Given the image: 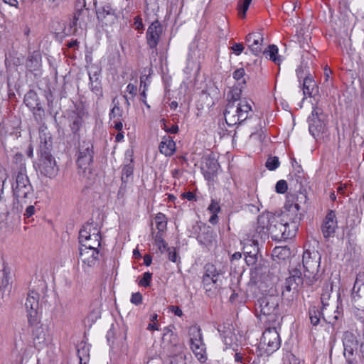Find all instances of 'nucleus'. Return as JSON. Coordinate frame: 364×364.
<instances>
[{
    "mask_svg": "<svg viewBox=\"0 0 364 364\" xmlns=\"http://www.w3.org/2000/svg\"><path fill=\"white\" fill-rule=\"evenodd\" d=\"M112 102L114 103V107L110 110L109 114L110 119H123V109L119 107V102H116V98H114Z\"/></svg>",
    "mask_w": 364,
    "mask_h": 364,
    "instance_id": "nucleus-41",
    "label": "nucleus"
},
{
    "mask_svg": "<svg viewBox=\"0 0 364 364\" xmlns=\"http://www.w3.org/2000/svg\"><path fill=\"white\" fill-rule=\"evenodd\" d=\"M263 54L266 58L272 60L274 63L279 65L281 58L278 56V48L275 45H269L267 49L263 51Z\"/></svg>",
    "mask_w": 364,
    "mask_h": 364,
    "instance_id": "nucleus-35",
    "label": "nucleus"
},
{
    "mask_svg": "<svg viewBox=\"0 0 364 364\" xmlns=\"http://www.w3.org/2000/svg\"><path fill=\"white\" fill-rule=\"evenodd\" d=\"M33 328L32 330L33 333V343L34 347L38 350L43 348V346L46 343L47 341V333L45 328L40 325L38 321L37 320V323L34 325H30Z\"/></svg>",
    "mask_w": 364,
    "mask_h": 364,
    "instance_id": "nucleus-18",
    "label": "nucleus"
},
{
    "mask_svg": "<svg viewBox=\"0 0 364 364\" xmlns=\"http://www.w3.org/2000/svg\"><path fill=\"white\" fill-rule=\"evenodd\" d=\"M256 311L259 312V320L267 325L279 323V298L277 296L269 295L258 299Z\"/></svg>",
    "mask_w": 364,
    "mask_h": 364,
    "instance_id": "nucleus-2",
    "label": "nucleus"
},
{
    "mask_svg": "<svg viewBox=\"0 0 364 364\" xmlns=\"http://www.w3.org/2000/svg\"><path fill=\"white\" fill-rule=\"evenodd\" d=\"M197 240L202 245L208 247L212 245L214 240L213 230L210 227H204L203 229H200Z\"/></svg>",
    "mask_w": 364,
    "mask_h": 364,
    "instance_id": "nucleus-31",
    "label": "nucleus"
},
{
    "mask_svg": "<svg viewBox=\"0 0 364 364\" xmlns=\"http://www.w3.org/2000/svg\"><path fill=\"white\" fill-rule=\"evenodd\" d=\"M289 223L278 215L271 213H264L257 218L255 231L261 240L265 239L269 235L275 241H282L293 236L289 228Z\"/></svg>",
    "mask_w": 364,
    "mask_h": 364,
    "instance_id": "nucleus-1",
    "label": "nucleus"
},
{
    "mask_svg": "<svg viewBox=\"0 0 364 364\" xmlns=\"http://www.w3.org/2000/svg\"><path fill=\"white\" fill-rule=\"evenodd\" d=\"M259 239H260V237L255 231V232L251 235L250 238L248 237L244 240L242 248L244 255H255L259 253Z\"/></svg>",
    "mask_w": 364,
    "mask_h": 364,
    "instance_id": "nucleus-27",
    "label": "nucleus"
},
{
    "mask_svg": "<svg viewBox=\"0 0 364 364\" xmlns=\"http://www.w3.org/2000/svg\"><path fill=\"white\" fill-rule=\"evenodd\" d=\"M304 275L306 283L311 286L319 278L318 269L320 267L321 255L318 251L306 250L303 253Z\"/></svg>",
    "mask_w": 364,
    "mask_h": 364,
    "instance_id": "nucleus-6",
    "label": "nucleus"
},
{
    "mask_svg": "<svg viewBox=\"0 0 364 364\" xmlns=\"http://www.w3.org/2000/svg\"><path fill=\"white\" fill-rule=\"evenodd\" d=\"M197 359L200 363H205L207 360L206 348H191Z\"/></svg>",
    "mask_w": 364,
    "mask_h": 364,
    "instance_id": "nucleus-50",
    "label": "nucleus"
},
{
    "mask_svg": "<svg viewBox=\"0 0 364 364\" xmlns=\"http://www.w3.org/2000/svg\"><path fill=\"white\" fill-rule=\"evenodd\" d=\"M9 273L6 269H3V276L0 283V294L2 296L5 294H9L11 291L12 285L10 282Z\"/></svg>",
    "mask_w": 364,
    "mask_h": 364,
    "instance_id": "nucleus-33",
    "label": "nucleus"
},
{
    "mask_svg": "<svg viewBox=\"0 0 364 364\" xmlns=\"http://www.w3.org/2000/svg\"><path fill=\"white\" fill-rule=\"evenodd\" d=\"M304 279L302 277H289L286 279L284 288L286 291H290L291 290L297 291L299 287L303 284Z\"/></svg>",
    "mask_w": 364,
    "mask_h": 364,
    "instance_id": "nucleus-34",
    "label": "nucleus"
},
{
    "mask_svg": "<svg viewBox=\"0 0 364 364\" xmlns=\"http://www.w3.org/2000/svg\"><path fill=\"white\" fill-rule=\"evenodd\" d=\"M263 40V36L259 32L252 33L247 36L246 43L254 55H258L262 52Z\"/></svg>",
    "mask_w": 364,
    "mask_h": 364,
    "instance_id": "nucleus-22",
    "label": "nucleus"
},
{
    "mask_svg": "<svg viewBox=\"0 0 364 364\" xmlns=\"http://www.w3.org/2000/svg\"><path fill=\"white\" fill-rule=\"evenodd\" d=\"M300 86L303 90L304 98L314 97L318 94V86L312 76L306 77L302 83L300 82Z\"/></svg>",
    "mask_w": 364,
    "mask_h": 364,
    "instance_id": "nucleus-26",
    "label": "nucleus"
},
{
    "mask_svg": "<svg viewBox=\"0 0 364 364\" xmlns=\"http://www.w3.org/2000/svg\"><path fill=\"white\" fill-rule=\"evenodd\" d=\"M343 356L346 360V364H356L357 363L356 356H355V353L344 354Z\"/></svg>",
    "mask_w": 364,
    "mask_h": 364,
    "instance_id": "nucleus-63",
    "label": "nucleus"
},
{
    "mask_svg": "<svg viewBox=\"0 0 364 364\" xmlns=\"http://www.w3.org/2000/svg\"><path fill=\"white\" fill-rule=\"evenodd\" d=\"M14 193L16 196L18 203L20 205L14 207L17 212H21L23 204H27L32 202L33 198V191L30 183L28 177L26 173V168L21 167L16 178V184L13 186Z\"/></svg>",
    "mask_w": 364,
    "mask_h": 364,
    "instance_id": "nucleus-4",
    "label": "nucleus"
},
{
    "mask_svg": "<svg viewBox=\"0 0 364 364\" xmlns=\"http://www.w3.org/2000/svg\"><path fill=\"white\" fill-rule=\"evenodd\" d=\"M285 209L289 213L290 220H291V225L295 231L297 229L298 224L301 218V213H299L300 205L295 201L294 196L291 199L288 198L284 205Z\"/></svg>",
    "mask_w": 364,
    "mask_h": 364,
    "instance_id": "nucleus-16",
    "label": "nucleus"
},
{
    "mask_svg": "<svg viewBox=\"0 0 364 364\" xmlns=\"http://www.w3.org/2000/svg\"><path fill=\"white\" fill-rule=\"evenodd\" d=\"M242 88L235 87L230 90L228 94V102H235L237 104L240 99Z\"/></svg>",
    "mask_w": 364,
    "mask_h": 364,
    "instance_id": "nucleus-46",
    "label": "nucleus"
},
{
    "mask_svg": "<svg viewBox=\"0 0 364 364\" xmlns=\"http://www.w3.org/2000/svg\"><path fill=\"white\" fill-rule=\"evenodd\" d=\"M252 2V0H240L237 4V9L240 17L245 18L246 12Z\"/></svg>",
    "mask_w": 364,
    "mask_h": 364,
    "instance_id": "nucleus-47",
    "label": "nucleus"
},
{
    "mask_svg": "<svg viewBox=\"0 0 364 364\" xmlns=\"http://www.w3.org/2000/svg\"><path fill=\"white\" fill-rule=\"evenodd\" d=\"M130 301L135 305L141 304L142 302L141 294L139 292L133 293Z\"/></svg>",
    "mask_w": 364,
    "mask_h": 364,
    "instance_id": "nucleus-61",
    "label": "nucleus"
},
{
    "mask_svg": "<svg viewBox=\"0 0 364 364\" xmlns=\"http://www.w3.org/2000/svg\"><path fill=\"white\" fill-rule=\"evenodd\" d=\"M337 227L338 225L336 213L333 210H329V212L326 215L321 226V231L323 237L325 238L333 237Z\"/></svg>",
    "mask_w": 364,
    "mask_h": 364,
    "instance_id": "nucleus-17",
    "label": "nucleus"
},
{
    "mask_svg": "<svg viewBox=\"0 0 364 364\" xmlns=\"http://www.w3.org/2000/svg\"><path fill=\"white\" fill-rule=\"evenodd\" d=\"M161 122L162 123V129L165 130L166 132L170 133V134H176L178 132V127L176 124H172L171 127H168L166 124V122L164 119H162L161 120Z\"/></svg>",
    "mask_w": 364,
    "mask_h": 364,
    "instance_id": "nucleus-54",
    "label": "nucleus"
},
{
    "mask_svg": "<svg viewBox=\"0 0 364 364\" xmlns=\"http://www.w3.org/2000/svg\"><path fill=\"white\" fill-rule=\"evenodd\" d=\"M257 255L258 254H247L245 255V262L248 266L254 265L257 261Z\"/></svg>",
    "mask_w": 364,
    "mask_h": 364,
    "instance_id": "nucleus-58",
    "label": "nucleus"
},
{
    "mask_svg": "<svg viewBox=\"0 0 364 364\" xmlns=\"http://www.w3.org/2000/svg\"><path fill=\"white\" fill-rule=\"evenodd\" d=\"M152 278V274L147 272L143 274L141 279L139 282V285L148 287L150 286Z\"/></svg>",
    "mask_w": 364,
    "mask_h": 364,
    "instance_id": "nucleus-53",
    "label": "nucleus"
},
{
    "mask_svg": "<svg viewBox=\"0 0 364 364\" xmlns=\"http://www.w3.org/2000/svg\"><path fill=\"white\" fill-rule=\"evenodd\" d=\"M32 110H33V115H34L36 120H37V121L42 120V118H43V116L44 114L43 109L40 105H38V106L36 107L35 109H32Z\"/></svg>",
    "mask_w": 364,
    "mask_h": 364,
    "instance_id": "nucleus-57",
    "label": "nucleus"
},
{
    "mask_svg": "<svg viewBox=\"0 0 364 364\" xmlns=\"http://www.w3.org/2000/svg\"><path fill=\"white\" fill-rule=\"evenodd\" d=\"M23 102L30 109H35L36 107L40 105L38 102V95L33 90H30L25 95Z\"/></svg>",
    "mask_w": 364,
    "mask_h": 364,
    "instance_id": "nucleus-37",
    "label": "nucleus"
},
{
    "mask_svg": "<svg viewBox=\"0 0 364 364\" xmlns=\"http://www.w3.org/2000/svg\"><path fill=\"white\" fill-rule=\"evenodd\" d=\"M32 354V348L28 346H23L19 350H18V357L21 363H23L24 360H27L31 357Z\"/></svg>",
    "mask_w": 364,
    "mask_h": 364,
    "instance_id": "nucleus-44",
    "label": "nucleus"
},
{
    "mask_svg": "<svg viewBox=\"0 0 364 364\" xmlns=\"http://www.w3.org/2000/svg\"><path fill=\"white\" fill-rule=\"evenodd\" d=\"M245 75V70L243 68H239L235 70L232 73V77L235 80L238 82V84L245 85L246 81L244 79V76Z\"/></svg>",
    "mask_w": 364,
    "mask_h": 364,
    "instance_id": "nucleus-52",
    "label": "nucleus"
},
{
    "mask_svg": "<svg viewBox=\"0 0 364 364\" xmlns=\"http://www.w3.org/2000/svg\"><path fill=\"white\" fill-rule=\"evenodd\" d=\"M155 223L158 232H164L167 228V219L164 214L159 213L155 218Z\"/></svg>",
    "mask_w": 364,
    "mask_h": 364,
    "instance_id": "nucleus-43",
    "label": "nucleus"
},
{
    "mask_svg": "<svg viewBox=\"0 0 364 364\" xmlns=\"http://www.w3.org/2000/svg\"><path fill=\"white\" fill-rule=\"evenodd\" d=\"M89 78L91 90L98 97V98H101L102 97V88L100 81L99 80V77H96V79L93 80V76H92L90 73Z\"/></svg>",
    "mask_w": 364,
    "mask_h": 364,
    "instance_id": "nucleus-40",
    "label": "nucleus"
},
{
    "mask_svg": "<svg viewBox=\"0 0 364 364\" xmlns=\"http://www.w3.org/2000/svg\"><path fill=\"white\" fill-rule=\"evenodd\" d=\"M204 160V165L202 167L204 177L208 180H211L215 176L220 165L217 160L212 156H207Z\"/></svg>",
    "mask_w": 364,
    "mask_h": 364,
    "instance_id": "nucleus-25",
    "label": "nucleus"
},
{
    "mask_svg": "<svg viewBox=\"0 0 364 364\" xmlns=\"http://www.w3.org/2000/svg\"><path fill=\"white\" fill-rule=\"evenodd\" d=\"M163 232H158L154 236V244L158 247V249L161 253L164 252L168 247L167 243L163 237Z\"/></svg>",
    "mask_w": 364,
    "mask_h": 364,
    "instance_id": "nucleus-42",
    "label": "nucleus"
},
{
    "mask_svg": "<svg viewBox=\"0 0 364 364\" xmlns=\"http://www.w3.org/2000/svg\"><path fill=\"white\" fill-rule=\"evenodd\" d=\"M188 335L190 337V343L196 342L203 340L201 329L199 326H191L188 329Z\"/></svg>",
    "mask_w": 364,
    "mask_h": 364,
    "instance_id": "nucleus-38",
    "label": "nucleus"
},
{
    "mask_svg": "<svg viewBox=\"0 0 364 364\" xmlns=\"http://www.w3.org/2000/svg\"><path fill=\"white\" fill-rule=\"evenodd\" d=\"M276 191L278 193H284L287 190V183L284 180L279 181L275 186Z\"/></svg>",
    "mask_w": 364,
    "mask_h": 364,
    "instance_id": "nucleus-55",
    "label": "nucleus"
},
{
    "mask_svg": "<svg viewBox=\"0 0 364 364\" xmlns=\"http://www.w3.org/2000/svg\"><path fill=\"white\" fill-rule=\"evenodd\" d=\"M251 100L243 99L237 104L228 102L224 112V117L227 124L229 127L241 124L246 120L252 112Z\"/></svg>",
    "mask_w": 364,
    "mask_h": 364,
    "instance_id": "nucleus-3",
    "label": "nucleus"
},
{
    "mask_svg": "<svg viewBox=\"0 0 364 364\" xmlns=\"http://www.w3.org/2000/svg\"><path fill=\"white\" fill-rule=\"evenodd\" d=\"M77 356L80 364H86L90 358L89 348L85 343H81L77 348Z\"/></svg>",
    "mask_w": 364,
    "mask_h": 364,
    "instance_id": "nucleus-39",
    "label": "nucleus"
},
{
    "mask_svg": "<svg viewBox=\"0 0 364 364\" xmlns=\"http://www.w3.org/2000/svg\"><path fill=\"white\" fill-rule=\"evenodd\" d=\"M309 118H314V119H323L324 115L321 109L316 107L312 110L311 114L309 117Z\"/></svg>",
    "mask_w": 364,
    "mask_h": 364,
    "instance_id": "nucleus-56",
    "label": "nucleus"
},
{
    "mask_svg": "<svg viewBox=\"0 0 364 364\" xmlns=\"http://www.w3.org/2000/svg\"><path fill=\"white\" fill-rule=\"evenodd\" d=\"M343 346V355L355 353L358 346V341L356 336L350 331H345L342 336Z\"/></svg>",
    "mask_w": 364,
    "mask_h": 364,
    "instance_id": "nucleus-24",
    "label": "nucleus"
},
{
    "mask_svg": "<svg viewBox=\"0 0 364 364\" xmlns=\"http://www.w3.org/2000/svg\"><path fill=\"white\" fill-rule=\"evenodd\" d=\"M166 251L168 252V259L173 262H176L178 260V254L174 247H168Z\"/></svg>",
    "mask_w": 364,
    "mask_h": 364,
    "instance_id": "nucleus-59",
    "label": "nucleus"
},
{
    "mask_svg": "<svg viewBox=\"0 0 364 364\" xmlns=\"http://www.w3.org/2000/svg\"><path fill=\"white\" fill-rule=\"evenodd\" d=\"M279 165L280 162L277 156H269L265 164L267 168L269 171H274Z\"/></svg>",
    "mask_w": 364,
    "mask_h": 364,
    "instance_id": "nucleus-48",
    "label": "nucleus"
},
{
    "mask_svg": "<svg viewBox=\"0 0 364 364\" xmlns=\"http://www.w3.org/2000/svg\"><path fill=\"white\" fill-rule=\"evenodd\" d=\"M97 18L100 26L105 31L109 32L113 27L118 24V16L116 10L110 5L106 4L100 8L97 11Z\"/></svg>",
    "mask_w": 364,
    "mask_h": 364,
    "instance_id": "nucleus-11",
    "label": "nucleus"
},
{
    "mask_svg": "<svg viewBox=\"0 0 364 364\" xmlns=\"http://www.w3.org/2000/svg\"><path fill=\"white\" fill-rule=\"evenodd\" d=\"M296 76H297V77L299 79V82H301V80L303 81L305 79L306 77H311V76H312L310 74L308 68H306L305 66H302V65L299 66L296 70Z\"/></svg>",
    "mask_w": 364,
    "mask_h": 364,
    "instance_id": "nucleus-49",
    "label": "nucleus"
},
{
    "mask_svg": "<svg viewBox=\"0 0 364 364\" xmlns=\"http://www.w3.org/2000/svg\"><path fill=\"white\" fill-rule=\"evenodd\" d=\"M208 210L212 214L209 218V223L212 225H216L218 223V213L220 211L219 203L215 200H212L208 208Z\"/></svg>",
    "mask_w": 364,
    "mask_h": 364,
    "instance_id": "nucleus-36",
    "label": "nucleus"
},
{
    "mask_svg": "<svg viewBox=\"0 0 364 364\" xmlns=\"http://www.w3.org/2000/svg\"><path fill=\"white\" fill-rule=\"evenodd\" d=\"M321 316H322L321 311H320L315 306L309 309V318L311 321V323L314 326H316L319 323Z\"/></svg>",
    "mask_w": 364,
    "mask_h": 364,
    "instance_id": "nucleus-45",
    "label": "nucleus"
},
{
    "mask_svg": "<svg viewBox=\"0 0 364 364\" xmlns=\"http://www.w3.org/2000/svg\"><path fill=\"white\" fill-rule=\"evenodd\" d=\"M230 48L236 55H239L242 53L244 46L240 43H235Z\"/></svg>",
    "mask_w": 364,
    "mask_h": 364,
    "instance_id": "nucleus-62",
    "label": "nucleus"
},
{
    "mask_svg": "<svg viewBox=\"0 0 364 364\" xmlns=\"http://www.w3.org/2000/svg\"><path fill=\"white\" fill-rule=\"evenodd\" d=\"M220 272L213 264H206L204 267V274L203 276V287L207 291L212 290V287L217 289L221 286L222 281L220 279Z\"/></svg>",
    "mask_w": 364,
    "mask_h": 364,
    "instance_id": "nucleus-12",
    "label": "nucleus"
},
{
    "mask_svg": "<svg viewBox=\"0 0 364 364\" xmlns=\"http://www.w3.org/2000/svg\"><path fill=\"white\" fill-rule=\"evenodd\" d=\"M163 33L161 23L156 20L148 27L146 33V43L151 49L156 48Z\"/></svg>",
    "mask_w": 364,
    "mask_h": 364,
    "instance_id": "nucleus-15",
    "label": "nucleus"
},
{
    "mask_svg": "<svg viewBox=\"0 0 364 364\" xmlns=\"http://www.w3.org/2000/svg\"><path fill=\"white\" fill-rule=\"evenodd\" d=\"M26 66L31 71H33L36 70L39 68L40 63L36 57L31 55L28 57Z\"/></svg>",
    "mask_w": 364,
    "mask_h": 364,
    "instance_id": "nucleus-51",
    "label": "nucleus"
},
{
    "mask_svg": "<svg viewBox=\"0 0 364 364\" xmlns=\"http://www.w3.org/2000/svg\"><path fill=\"white\" fill-rule=\"evenodd\" d=\"M93 156L94 150L92 142L83 141L80 143L76 163L78 173L80 176L89 178V176L91 174Z\"/></svg>",
    "mask_w": 364,
    "mask_h": 364,
    "instance_id": "nucleus-7",
    "label": "nucleus"
},
{
    "mask_svg": "<svg viewBox=\"0 0 364 364\" xmlns=\"http://www.w3.org/2000/svg\"><path fill=\"white\" fill-rule=\"evenodd\" d=\"M85 0H78L75 5V12L74 13L73 21L70 23V28L73 29V33L77 31L76 27L82 28L85 26L89 21L90 11L85 9Z\"/></svg>",
    "mask_w": 364,
    "mask_h": 364,
    "instance_id": "nucleus-13",
    "label": "nucleus"
},
{
    "mask_svg": "<svg viewBox=\"0 0 364 364\" xmlns=\"http://www.w3.org/2000/svg\"><path fill=\"white\" fill-rule=\"evenodd\" d=\"M133 173V168L131 165H125L122 168V179H124V176L128 178Z\"/></svg>",
    "mask_w": 364,
    "mask_h": 364,
    "instance_id": "nucleus-64",
    "label": "nucleus"
},
{
    "mask_svg": "<svg viewBox=\"0 0 364 364\" xmlns=\"http://www.w3.org/2000/svg\"><path fill=\"white\" fill-rule=\"evenodd\" d=\"M333 291V285L331 283H326L322 289V292L321 294V302L322 304L321 309H326V307H329L331 306V304L329 302L331 296V293Z\"/></svg>",
    "mask_w": 364,
    "mask_h": 364,
    "instance_id": "nucleus-32",
    "label": "nucleus"
},
{
    "mask_svg": "<svg viewBox=\"0 0 364 364\" xmlns=\"http://www.w3.org/2000/svg\"><path fill=\"white\" fill-rule=\"evenodd\" d=\"M39 298V294L35 291H30L28 293L25 307L29 325H34L37 323Z\"/></svg>",
    "mask_w": 364,
    "mask_h": 364,
    "instance_id": "nucleus-14",
    "label": "nucleus"
},
{
    "mask_svg": "<svg viewBox=\"0 0 364 364\" xmlns=\"http://www.w3.org/2000/svg\"><path fill=\"white\" fill-rule=\"evenodd\" d=\"M101 235L97 225L87 224L79 233V242L81 247L98 249L100 247Z\"/></svg>",
    "mask_w": 364,
    "mask_h": 364,
    "instance_id": "nucleus-8",
    "label": "nucleus"
},
{
    "mask_svg": "<svg viewBox=\"0 0 364 364\" xmlns=\"http://www.w3.org/2000/svg\"><path fill=\"white\" fill-rule=\"evenodd\" d=\"M288 253H289V250H287L286 248L279 247H277L274 248V250L272 251L273 255L276 256V257H279V255L285 257Z\"/></svg>",
    "mask_w": 364,
    "mask_h": 364,
    "instance_id": "nucleus-60",
    "label": "nucleus"
},
{
    "mask_svg": "<svg viewBox=\"0 0 364 364\" xmlns=\"http://www.w3.org/2000/svg\"><path fill=\"white\" fill-rule=\"evenodd\" d=\"M308 122L309 132L314 137L324 132L326 124L323 119L308 118Z\"/></svg>",
    "mask_w": 364,
    "mask_h": 364,
    "instance_id": "nucleus-30",
    "label": "nucleus"
},
{
    "mask_svg": "<svg viewBox=\"0 0 364 364\" xmlns=\"http://www.w3.org/2000/svg\"><path fill=\"white\" fill-rule=\"evenodd\" d=\"M80 257L83 264L89 267H92L95 266L99 259L98 249L80 247Z\"/></svg>",
    "mask_w": 364,
    "mask_h": 364,
    "instance_id": "nucleus-20",
    "label": "nucleus"
},
{
    "mask_svg": "<svg viewBox=\"0 0 364 364\" xmlns=\"http://www.w3.org/2000/svg\"><path fill=\"white\" fill-rule=\"evenodd\" d=\"M38 155V160L34 164L36 170L42 176L50 178H54L58 172L55 158L51 154Z\"/></svg>",
    "mask_w": 364,
    "mask_h": 364,
    "instance_id": "nucleus-10",
    "label": "nucleus"
},
{
    "mask_svg": "<svg viewBox=\"0 0 364 364\" xmlns=\"http://www.w3.org/2000/svg\"><path fill=\"white\" fill-rule=\"evenodd\" d=\"M353 294H355L360 298L364 299V273H360L358 274L353 288ZM355 302L357 303L356 308L360 314H364V304H361L360 302H357L355 299ZM363 322H364V315L361 316Z\"/></svg>",
    "mask_w": 364,
    "mask_h": 364,
    "instance_id": "nucleus-19",
    "label": "nucleus"
},
{
    "mask_svg": "<svg viewBox=\"0 0 364 364\" xmlns=\"http://www.w3.org/2000/svg\"><path fill=\"white\" fill-rule=\"evenodd\" d=\"M332 306L321 309L322 318L323 321L331 325H335L337 321L343 316V311L338 305L333 304Z\"/></svg>",
    "mask_w": 364,
    "mask_h": 364,
    "instance_id": "nucleus-21",
    "label": "nucleus"
},
{
    "mask_svg": "<svg viewBox=\"0 0 364 364\" xmlns=\"http://www.w3.org/2000/svg\"><path fill=\"white\" fill-rule=\"evenodd\" d=\"M159 151L166 156H172L176 151V143L170 136H165L159 144Z\"/></svg>",
    "mask_w": 364,
    "mask_h": 364,
    "instance_id": "nucleus-28",
    "label": "nucleus"
},
{
    "mask_svg": "<svg viewBox=\"0 0 364 364\" xmlns=\"http://www.w3.org/2000/svg\"><path fill=\"white\" fill-rule=\"evenodd\" d=\"M233 328L230 323L220 326L218 331L223 338V341L228 346H231L236 341V336L232 331Z\"/></svg>",
    "mask_w": 364,
    "mask_h": 364,
    "instance_id": "nucleus-29",
    "label": "nucleus"
},
{
    "mask_svg": "<svg viewBox=\"0 0 364 364\" xmlns=\"http://www.w3.org/2000/svg\"><path fill=\"white\" fill-rule=\"evenodd\" d=\"M161 346L167 355L164 364H184V355L182 354L183 346L178 342L176 334L172 332L164 333Z\"/></svg>",
    "mask_w": 364,
    "mask_h": 364,
    "instance_id": "nucleus-5",
    "label": "nucleus"
},
{
    "mask_svg": "<svg viewBox=\"0 0 364 364\" xmlns=\"http://www.w3.org/2000/svg\"><path fill=\"white\" fill-rule=\"evenodd\" d=\"M276 325H269L263 332L260 338L259 348L267 355H270L277 350L281 345V340L276 329Z\"/></svg>",
    "mask_w": 364,
    "mask_h": 364,
    "instance_id": "nucleus-9",
    "label": "nucleus"
},
{
    "mask_svg": "<svg viewBox=\"0 0 364 364\" xmlns=\"http://www.w3.org/2000/svg\"><path fill=\"white\" fill-rule=\"evenodd\" d=\"M39 150L38 154H51L53 141L50 133L47 128L42 129L39 133Z\"/></svg>",
    "mask_w": 364,
    "mask_h": 364,
    "instance_id": "nucleus-23",
    "label": "nucleus"
}]
</instances>
